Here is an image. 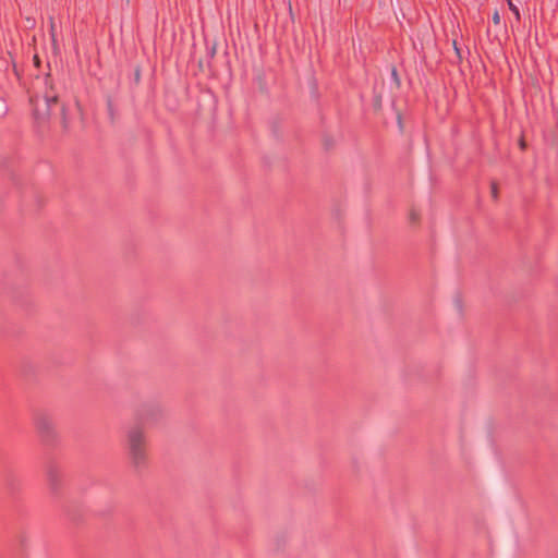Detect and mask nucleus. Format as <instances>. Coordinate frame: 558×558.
<instances>
[{
  "instance_id": "obj_1",
  "label": "nucleus",
  "mask_w": 558,
  "mask_h": 558,
  "mask_svg": "<svg viewBox=\"0 0 558 558\" xmlns=\"http://www.w3.org/2000/svg\"><path fill=\"white\" fill-rule=\"evenodd\" d=\"M126 448L131 464L141 469L148 463L147 437L141 427H133L126 435Z\"/></svg>"
},
{
  "instance_id": "obj_2",
  "label": "nucleus",
  "mask_w": 558,
  "mask_h": 558,
  "mask_svg": "<svg viewBox=\"0 0 558 558\" xmlns=\"http://www.w3.org/2000/svg\"><path fill=\"white\" fill-rule=\"evenodd\" d=\"M35 430L44 442H50L58 437L54 418L46 412H37L34 416Z\"/></svg>"
},
{
  "instance_id": "obj_3",
  "label": "nucleus",
  "mask_w": 558,
  "mask_h": 558,
  "mask_svg": "<svg viewBox=\"0 0 558 558\" xmlns=\"http://www.w3.org/2000/svg\"><path fill=\"white\" fill-rule=\"evenodd\" d=\"M46 485L51 487L68 485L66 473L58 466H49L45 472Z\"/></svg>"
},
{
  "instance_id": "obj_4",
  "label": "nucleus",
  "mask_w": 558,
  "mask_h": 558,
  "mask_svg": "<svg viewBox=\"0 0 558 558\" xmlns=\"http://www.w3.org/2000/svg\"><path fill=\"white\" fill-rule=\"evenodd\" d=\"M58 101V97L54 94L46 93L44 98V105L46 106V109H41L39 105L36 106V114L40 119H45L50 114V107L52 105H56Z\"/></svg>"
},
{
  "instance_id": "obj_5",
  "label": "nucleus",
  "mask_w": 558,
  "mask_h": 558,
  "mask_svg": "<svg viewBox=\"0 0 558 558\" xmlns=\"http://www.w3.org/2000/svg\"><path fill=\"white\" fill-rule=\"evenodd\" d=\"M56 25H54V22L53 20L51 19L50 20V33H51V39H52V45H53V48L54 50L57 49V45H56Z\"/></svg>"
},
{
  "instance_id": "obj_6",
  "label": "nucleus",
  "mask_w": 558,
  "mask_h": 558,
  "mask_svg": "<svg viewBox=\"0 0 558 558\" xmlns=\"http://www.w3.org/2000/svg\"><path fill=\"white\" fill-rule=\"evenodd\" d=\"M409 220L411 223H417L420 221V214L416 210H411L409 214Z\"/></svg>"
},
{
  "instance_id": "obj_7",
  "label": "nucleus",
  "mask_w": 558,
  "mask_h": 558,
  "mask_svg": "<svg viewBox=\"0 0 558 558\" xmlns=\"http://www.w3.org/2000/svg\"><path fill=\"white\" fill-rule=\"evenodd\" d=\"M509 9L513 12V14L515 15V19L517 20H520V12H519V9L513 4L512 1H509V4H508Z\"/></svg>"
},
{
  "instance_id": "obj_8",
  "label": "nucleus",
  "mask_w": 558,
  "mask_h": 558,
  "mask_svg": "<svg viewBox=\"0 0 558 558\" xmlns=\"http://www.w3.org/2000/svg\"><path fill=\"white\" fill-rule=\"evenodd\" d=\"M493 22L495 24H499L500 23V15H499L498 11L494 12V14H493Z\"/></svg>"
},
{
  "instance_id": "obj_9",
  "label": "nucleus",
  "mask_w": 558,
  "mask_h": 558,
  "mask_svg": "<svg viewBox=\"0 0 558 558\" xmlns=\"http://www.w3.org/2000/svg\"><path fill=\"white\" fill-rule=\"evenodd\" d=\"M492 194L494 197H497V186L495 184L492 185Z\"/></svg>"
},
{
  "instance_id": "obj_10",
  "label": "nucleus",
  "mask_w": 558,
  "mask_h": 558,
  "mask_svg": "<svg viewBox=\"0 0 558 558\" xmlns=\"http://www.w3.org/2000/svg\"><path fill=\"white\" fill-rule=\"evenodd\" d=\"M519 145L522 149L525 148V142L523 140H520Z\"/></svg>"
},
{
  "instance_id": "obj_11",
  "label": "nucleus",
  "mask_w": 558,
  "mask_h": 558,
  "mask_svg": "<svg viewBox=\"0 0 558 558\" xmlns=\"http://www.w3.org/2000/svg\"><path fill=\"white\" fill-rule=\"evenodd\" d=\"M34 60H35V63L38 65L39 60H38V57H37V56H35Z\"/></svg>"
}]
</instances>
